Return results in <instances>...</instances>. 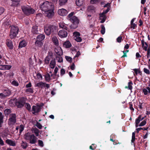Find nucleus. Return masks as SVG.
Instances as JSON below:
<instances>
[{"label":"nucleus","mask_w":150,"mask_h":150,"mask_svg":"<svg viewBox=\"0 0 150 150\" xmlns=\"http://www.w3.org/2000/svg\"><path fill=\"white\" fill-rule=\"evenodd\" d=\"M101 30H100L101 33L102 34H104L105 32V27L103 25H101Z\"/></svg>","instance_id":"42"},{"label":"nucleus","mask_w":150,"mask_h":150,"mask_svg":"<svg viewBox=\"0 0 150 150\" xmlns=\"http://www.w3.org/2000/svg\"><path fill=\"white\" fill-rule=\"evenodd\" d=\"M24 127L23 125H21L19 127V132L21 133L24 130Z\"/></svg>","instance_id":"53"},{"label":"nucleus","mask_w":150,"mask_h":150,"mask_svg":"<svg viewBox=\"0 0 150 150\" xmlns=\"http://www.w3.org/2000/svg\"><path fill=\"white\" fill-rule=\"evenodd\" d=\"M11 84L15 86H17L19 85V83L17 81L13 80L11 82Z\"/></svg>","instance_id":"41"},{"label":"nucleus","mask_w":150,"mask_h":150,"mask_svg":"<svg viewBox=\"0 0 150 150\" xmlns=\"http://www.w3.org/2000/svg\"><path fill=\"white\" fill-rule=\"evenodd\" d=\"M38 143L39 146H40L41 147H43V142L40 140H39L38 141Z\"/></svg>","instance_id":"55"},{"label":"nucleus","mask_w":150,"mask_h":150,"mask_svg":"<svg viewBox=\"0 0 150 150\" xmlns=\"http://www.w3.org/2000/svg\"><path fill=\"white\" fill-rule=\"evenodd\" d=\"M58 35L61 38H65L67 36V33L64 30L59 31L58 33Z\"/></svg>","instance_id":"12"},{"label":"nucleus","mask_w":150,"mask_h":150,"mask_svg":"<svg viewBox=\"0 0 150 150\" xmlns=\"http://www.w3.org/2000/svg\"><path fill=\"white\" fill-rule=\"evenodd\" d=\"M36 125L38 128L40 129H41L42 128V126L39 122H37L36 124Z\"/></svg>","instance_id":"49"},{"label":"nucleus","mask_w":150,"mask_h":150,"mask_svg":"<svg viewBox=\"0 0 150 150\" xmlns=\"http://www.w3.org/2000/svg\"><path fill=\"white\" fill-rule=\"evenodd\" d=\"M67 0H59V4L60 6L64 5L67 2Z\"/></svg>","instance_id":"38"},{"label":"nucleus","mask_w":150,"mask_h":150,"mask_svg":"<svg viewBox=\"0 0 150 150\" xmlns=\"http://www.w3.org/2000/svg\"><path fill=\"white\" fill-rule=\"evenodd\" d=\"M28 62L31 65H33L34 64V61L32 60L31 57L29 58L28 59Z\"/></svg>","instance_id":"60"},{"label":"nucleus","mask_w":150,"mask_h":150,"mask_svg":"<svg viewBox=\"0 0 150 150\" xmlns=\"http://www.w3.org/2000/svg\"><path fill=\"white\" fill-rule=\"evenodd\" d=\"M122 39V37L121 36H119L117 39V42L120 43L121 42Z\"/></svg>","instance_id":"50"},{"label":"nucleus","mask_w":150,"mask_h":150,"mask_svg":"<svg viewBox=\"0 0 150 150\" xmlns=\"http://www.w3.org/2000/svg\"><path fill=\"white\" fill-rule=\"evenodd\" d=\"M146 121L145 120H144L142 121L140 124L139 125V126H143L146 125Z\"/></svg>","instance_id":"48"},{"label":"nucleus","mask_w":150,"mask_h":150,"mask_svg":"<svg viewBox=\"0 0 150 150\" xmlns=\"http://www.w3.org/2000/svg\"><path fill=\"white\" fill-rule=\"evenodd\" d=\"M141 42L143 49L145 51H147L148 47L147 44L146 42H145L143 40H142Z\"/></svg>","instance_id":"22"},{"label":"nucleus","mask_w":150,"mask_h":150,"mask_svg":"<svg viewBox=\"0 0 150 150\" xmlns=\"http://www.w3.org/2000/svg\"><path fill=\"white\" fill-rule=\"evenodd\" d=\"M43 45V43L42 41H39L38 40H36L35 42V45L38 47H41Z\"/></svg>","instance_id":"29"},{"label":"nucleus","mask_w":150,"mask_h":150,"mask_svg":"<svg viewBox=\"0 0 150 150\" xmlns=\"http://www.w3.org/2000/svg\"><path fill=\"white\" fill-rule=\"evenodd\" d=\"M71 45L70 42L69 41H67L64 42L63 44V46L64 47L68 48L70 47Z\"/></svg>","instance_id":"28"},{"label":"nucleus","mask_w":150,"mask_h":150,"mask_svg":"<svg viewBox=\"0 0 150 150\" xmlns=\"http://www.w3.org/2000/svg\"><path fill=\"white\" fill-rule=\"evenodd\" d=\"M4 11V8L0 6V15L2 14Z\"/></svg>","instance_id":"58"},{"label":"nucleus","mask_w":150,"mask_h":150,"mask_svg":"<svg viewBox=\"0 0 150 150\" xmlns=\"http://www.w3.org/2000/svg\"><path fill=\"white\" fill-rule=\"evenodd\" d=\"M99 1V0H91L90 3L91 4H94L97 3Z\"/></svg>","instance_id":"56"},{"label":"nucleus","mask_w":150,"mask_h":150,"mask_svg":"<svg viewBox=\"0 0 150 150\" xmlns=\"http://www.w3.org/2000/svg\"><path fill=\"white\" fill-rule=\"evenodd\" d=\"M21 145L23 149H25L27 146L26 142H23V141L22 142Z\"/></svg>","instance_id":"44"},{"label":"nucleus","mask_w":150,"mask_h":150,"mask_svg":"<svg viewBox=\"0 0 150 150\" xmlns=\"http://www.w3.org/2000/svg\"><path fill=\"white\" fill-rule=\"evenodd\" d=\"M40 7L41 10L45 12L51 8H53L54 6L52 3L46 1L41 4Z\"/></svg>","instance_id":"2"},{"label":"nucleus","mask_w":150,"mask_h":150,"mask_svg":"<svg viewBox=\"0 0 150 150\" xmlns=\"http://www.w3.org/2000/svg\"><path fill=\"white\" fill-rule=\"evenodd\" d=\"M61 55H56L55 57V60L58 62L62 63L63 62L62 57L61 56Z\"/></svg>","instance_id":"20"},{"label":"nucleus","mask_w":150,"mask_h":150,"mask_svg":"<svg viewBox=\"0 0 150 150\" xmlns=\"http://www.w3.org/2000/svg\"><path fill=\"white\" fill-rule=\"evenodd\" d=\"M65 70L64 69H62L60 70V75L62 76L65 73Z\"/></svg>","instance_id":"62"},{"label":"nucleus","mask_w":150,"mask_h":150,"mask_svg":"<svg viewBox=\"0 0 150 150\" xmlns=\"http://www.w3.org/2000/svg\"><path fill=\"white\" fill-rule=\"evenodd\" d=\"M84 3L83 0H76V4L78 6H82Z\"/></svg>","instance_id":"31"},{"label":"nucleus","mask_w":150,"mask_h":150,"mask_svg":"<svg viewBox=\"0 0 150 150\" xmlns=\"http://www.w3.org/2000/svg\"><path fill=\"white\" fill-rule=\"evenodd\" d=\"M45 83L42 82L37 83L35 84V86H38L42 88L45 87Z\"/></svg>","instance_id":"32"},{"label":"nucleus","mask_w":150,"mask_h":150,"mask_svg":"<svg viewBox=\"0 0 150 150\" xmlns=\"http://www.w3.org/2000/svg\"><path fill=\"white\" fill-rule=\"evenodd\" d=\"M59 26L60 28L65 29V30H67V25L65 24L63 22H60L59 24Z\"/></svg>","instance_id":"24"},{"label":"nucleus","mask_w":150,"mask_h":150,"mask_svg":"<svg viewBox=\"0 0 150 150\" xmlns=\"http://www.w3.org/2000/svg\"><path fill=\"white\" fill-rule=\"evenodd\" d=\"M4 93H6V94H7V96H9L11 94L10 91L8 90H5L4 92Z\"/></svg>","instance_id":"52"},{"label":"nucleus","mask_w":150,"mask_h":150,"mask_svg":"<svg viewBox=\"0 0 150 150\" xmlns=\"http://www.w3.org/2000/svg\"><path fill=\"white\" fill-rule=\"evenodd\" d=\"M11 66L10 65H0V69L3 70H8L11 68Z\"/></svg>","instance_id":"16"},{"label":"nucleus","mask_w":150,"mask_h":150,"mask_svg":"<svg viewBox=\"0 0 150 150\" xmlns=\"http://www.w3.org/2000/svg\"><path fill=\"white\" fill-rule=\"evenodd\" d=\"M45 80L46 81H49L50 79V76L49 74H47L45 75Z\"/></svg>","instance_id":"39"},{"label":"nucleus","mask_w":150,"mask_h":150,"mask_svg":"<svg viewBox=\"0 0 150 150\" xmlns=\"http://www.w3.org/2000/svg\"><path fill=\"white\" fill-rule=\"evenodd\" d=\"M25 92L27 94L33 93V89L31 88H27L25 90Z\"/></svg>","instance_id":"36"},{"label":"nucleus","mask_w":150,"mask_h":150,"mask_svg":"<svg viewBox=\"0 0 150 150\" xmlns=\"http://www.w3.org/2000/svg\"><path fill=\"white\" fill-rule=\"evenodd\" d=\"M54 51L57 54V55H62L63 54L62 50L61 47H56L54 49Z\"/></svg>","instance_id":"13"},{"label":"nucleus","mask_w":150,"mask_h":150,"mask_svg":"<svg viewBox=\"0 0 150 150\" xmlns=\"http://www.w3.org/2000/svg\"><path fill=\"white\" fill-rule=\"evenodd\" d=\"M37 76L38 79H40V80H42V76L39 73H38L37 74Z\"/></svg>","instance_id":"61"},{"label":"nucleus","mask_w":150,"mask_h":150,"mask_svg":"<svg viewBox=\"0 0 150 150\" xmlns=\"http://www.w3.org/2000/svg\"><path fill=\"white\" fill-rule=\"evenodd\" d=\"M74 24L76 25H77L79 23V21L77 18L75 16H73L69 19Z\"/></svg>","instance_id":"15"},{"label":"nucleus","mask_w":150,"mask_h":150,"mask_svg":"<svg viewBox=\"0 0 150 150\" xmlns=\"http://www.w3.org/2000/svg\"><path fill=\"white\" fill-rule=\"evenodd\" d=\"M144 71L146 74H149L150 73L149 70L146 68H144Z\"/></svg>","instance_id":"51"},{"label":"nucleus","mask_w":150,"mask_h":150,"mask_svg":"<svg viewBox=\"0 0 150 150\" xmlns=\"http://www.w3.org/2000/svg\"><path fill=\"white\" fill-rule=\"evenodd\" d=\"M133 70L137 74H140L141 73L139 69H134Z\"/></svg>","instance_id":"54"},{"label":"nucleus","mask_w":150,"mask_h":150,"mask_svg":"<svg viewBox=\"0 0 150 150\" xmlns=\"http://www.w3.org/2000/svg\"><path fill=\"white\" fill-rule=\"evenodd\" d=\"M55 61L54 60H52L50 62V67L52 69H54L55 65Z\"/></svg>","instance_id":"34"},{"label":"nucleus","mask_w":150,"mask_h":150,"mask_svg":"<svg viewBox=\"0 0 150 150\" xmlns=\"http://www.w3.org/2000/svg\"><path fill=\"white\" fill-rule=\"evenodd\" d=\"M54 7L47 11H45L44 12L45 15L49 18H52L54 15Z\"/></svg>","instance_id":"7"},{"label":"nucleus","mask_w":150,"mask_h":150,"mask_svg":"<svg viewBox=\"0 0 150 150\" xmlns=\"http://www.w3.org/2000/svg\"><path fill=\"white\" fill-rule=\"evenodd\" d=\"M132 83L131 82H129L128 83V86L127 87L126 86L125 88H128V89L130 90L132 89Z\"/></svg>","instance_id":"43"},{"label":"nucleus","mask_w":150,"mask_h":150,"mask_svg":"<svg viewBox=\"0 0 150 150\" xmlns=\"http://www.w3.org/2000/svg\"><path fill=\"white\" fill-rule=\"evenodd\" d=\"M3 118L4 116L2 113L0 112V127H2V124L3 122Z\"/></svg>","instance_id":"33"},{"label":"nucleus","mask_w":150,"mask_h":150,"mask_svg":"<svg viewBox=\"0 0 150 150\" xmlns=\"http://www.w3.org/2000/svg\"><path fill=\"white\" fill-rule=\"evenodd\" d=\"M74 14V13L73 12H72L71 13H69L67 16L68 19H69L70 18L73 17Z\"/></svg>","instance_id":"57"},{"label":"nucleus","mask_w":150,"mask_h":150,"mask_svg":"<svg viewBox=\"0 0 150 150\" xmlns=\"http://www.w3.org/2000/svg\"><path fill=\"white\" fill-rule=\"evenodd\" d=\"M57 13L58 14L61 16H64L68 13L67 11L64 8L59 9L58 10Z\"/></svg>","instance_id":"11"},{"label":"nucleus","mask_w":150,"mask_h":150,"mask_svg":"<svg viewBox=\"0 0 150 150\" xmlns=\"http://www.w3.org/2000/svg\"><path fill=\"white\" fill-rule=\"evenodd\" d=\"M6 44L7 46L10 49H12L13 46L12 41L9 39L7 40L6 42Z\"/></svg>","instance_id":"21"},{"label":"nucleus","mask_w":150,"mask_h":150,"mask_svg":"<svg viewBox=\"0 0 150 150\" xmlns=\"http://www.w3.org/2000/svg\"><path fill=\"white\" fill-rule=\"evenodd\" d=\"M144 117L141 118V116H139L138 117L136 120L135 123L136 124H138L140 121L143 120Z\"/></svg>","instance_id":"35"},{"label":"nucleus","mask_w":150,"mask_h":150,"mask_svg":"<svg viewBox=\"0 0 150 150\" xmlns=\"http://www.w3.org/2000/svg\"><path fill=\"white\" fill-rule=\"evenodd\" d=\"M24 138L26 140L29 141L31 144H35L37 142V138L33 134L28 132L24 135Z\"/></svg>","instance_id":"1"},{"label":"nucleus","mask_w":150,"mask_h":150,"mask_svg":"<svg viewBox=\"0 0 150 150\" xmlns=\"http://www.w3.org/2000/svg\"><path fill=\"white\" fill-rule=\"evenodd\" d=\"M53 54L52 52L49 53L48 55L47 56L45 59V62L46 64H48L50 60L52 58Z\"/></svg>","instance_id":"14"},{"label":"nucleus","mask_w":150,"mask_h":150,"mask_svg":"<svg viewBox=\"0 0 150 150\" xmlns=\"http://www.w3.org/2000/svg\"><path fill=\"white\" fill-rule=\"evenodd\" d=\"M65 57L67 61L69 62H71L72 61V58L70 57L65 56Z\"/></svg>","instance_id":"46"},{"label":"nucleus","mask_w":150,"mask_h":150,"mask_svg":"<svg viewBox=\"0 0 150 150\" xmlns=\"http://www.w3.org/2000/svg\"><path fill=\"white\" fill-rule=\"evenodd\" d=\"M27 43L25 41L23 40L20 42L18 47L19 48H22L25 47L27 45Z\"/></svg>","instance_id":"27"},{"label":"nucleus","mask_w":150,"mask_h":150,"mask_svg":"<svg viewBox=\"0 0 150 150\" xmlns=\"http://www.w3.org/2000/svg\"><path fill=\"white\" fill-rule=\"evenodd\" d=\"M16 117L15 114L12 113L10 114L8 120V124L9 125L11 126L15 124L16 122Z\"/></svg>","instance_id":"6"},{"label":"nucleus","mask_w":150,"mask_h":150,"mask_svg":"<svg viewBox=\"0 0 150 150\" xmlns=\"http://www.w3.org/2000/svg\"><path fill=\"white\" fill-rule=\"evenodd\" d=\"M4 112L6 115H7L11 113V110L9 109H6L5 110Z\"/></svg>","instance_id":"40"},{"label":"nucleus","mask_w":150,"mask_h":150,"mask_svg":"<svg viewBox=\"0 0 150 150\" xmlns=\"http://www.w3.org/2000/svg\"><path fill=\"white\" fill-rule=\"evenodd\" d=\"M25 106L26 108L28 110H30L31 109V106L30 105L27 103H25Z\"/></svg>","instance_id":"47"},{"label":"nucleus","mask_w":150,"mask_h":150,"mask_svg":"<svg viewBox=\"0 0 150 150\" xmlns=\"http://www.w3.org/2000/svg\"><path fill=\"white\" fill-rule=\"evenodd\" d=\"M7 94H6V93H4L3 92V93H0V98H2L4 97L7 96Z\"/></svg>","instance_id":"63"},{"label":"nucleus","mask_w":150,"mask_h":150,"mask_svg":"<svg viewBox=\"0 0 150 150\" xmlns=\"http://www.w3.org/2000/svg\"><path fill=\"white\" fill-rule=\"evenodd\" d=\"M41 109V107L39 105H33L32 107V110L33 114H34L40 112Z\"/></svg>","instance_id":"9"},{"label":"nucleus","mask_w":150,"mask_h":150,"mask_svg":"<svg viewBox=\"0 0 150 150\" xmlns=\"http://www.w3.org/2000/svg\"><path fill=\"white\" fill-rule=\"evenodd\" d=\"M88 12L93 13L95 12V8L93 6H89L88 8Z\"/></svg>","instance_id":"30"},{"label":"nucleus","mask_w":150,"mask_h":150,"mask_svg":"<svg viewBox=\"0 0 150 150\" xmlns=\"http://www.w3.org/2000/svg\"><path fill=\"white\" fill-rule=\"evenodd\" d=\"M74 39L76 41L80 42L82 40V39L80 37V34L79 32H75L73 33Z\"/></svg>","instance_id":"10"},{"label":"nucleus","mask_w":150,"mask_h":150,"mask_svg":"<svg viewBox=\"0 0 150 150\" xmlns=\"http://www.w3.org/2000/svg\"><path fill=\"white\" fill-rule=\"evenodd\" d=\"M12 2L11 6H17L19 4L21 0H11Z\"/></svg>","instance_id":"18"},{"label":"nucleus","mask_w":150,"mask_h":150,"mask_svg":"<svg viewBox=\"0 0 150 150\" xmlns=\"http://www.w3.org/2000/svg\"><path fill=\"white\" fill-rule=\"evenodd\" d=\"M32 86V84L31 82H29L28 84H27L25 86V87L27 88H30Z\"/></svg>","instance_id":"64"},{"label":"nucleus","mask_w":150,"mask_h":150,"mask_svg":"<svg viewBox=\"0 0 150 150\" xmlns=\"http://www.w3.org/2000/svg\"><path fill=\"white\" fill-rule=\"evenodd\" d=\"M100 19L101 20L100 21V23H104L106 19L105 14L103 12L102 13L100 14Z\"/></svg>","instance_id":"17"},{"label":"nucleus","mask_w":150,"mask_h":150,"mask_svg":"<svg viewBox=\"0 0 150 150\" xmlns=\"http://www.w3.org/2000/svg\"><path fill=\"white\" fill-rule=\"evenodd\" d=\"M31 32L33 34H38V26L36 25L33 26Z\"/></svg>","instance_id":"23"},{"label":"nucleus","mask_w":150,"mask_h":150,"mask_svg":"<svg viewBox=\"0 0 150 150\" xmlns=\"http://www.w3.org/2000/svg\"><path fill=\"white\" fill-rule=\"evenodd\" d=\"M52 41L54 44L57 46H58L59 45L58 40L56 36H54L52 38Z\"/></svg>","instance_id":"26"},{"label":"nucleus","mask_w":150,"mask_h":150,"mask_svg":"<svg viewBox=\"0 0 150 150\" xmlns=\"http://www.w3.org/2000/svg\"><path fill=\"white\" fill-rule=\"evenodd\" d=\"M57 29L56 27L53 25H47L44 28L45 33L47 35H50L52 32H54Z\"/></svg>","instance_id":"3"},{"label":"nucleus","mask_w":150,"mask_h":150,"mask_svg":"<svg viewBox=\"0 0 150 150\" xmlns=\"http://www.w3.org/2000/svg\"><path fill=\"white\" fill-rule=\"evenodd\" d=\"M33 132L35 134L36 136L38 137L39 136V130L37 128H34L33 130Z\"/></svg>","instance_id":"37"},{"label":"nucleus","mask_w":150,"mask_h":150,"mask_svg":"<svg viewBox=\"0 0 150 150\" xmlns=\"http://www.w3.org/2000/svg\"><path fill=\"white\" fill-rule=\"evenodd\" d=\"M143 93L144 95H146L148 94V90L146 88H146L143 89Z\"/></svg>","instance_id":"59"},{"label":"nucleus","mask_w":150,"mask_h":150,"mask_svg":"<svg viewBox=\"0 0 150 150\" xmlns=\"http://www.w3.org/2000/svg\"><path fill=\"white\" fill-rule=\"evenodd\" d=\"M25 101V98H21L16 102V104L18 108H22L23 106Z\"/></svg>","instance_id":"8"},{"label":"nucleus","mask_w":150,"mask_h":150,"mask_svg":"<svg viewBox=\"0 0 150 150\" xmlns=\"http://www.w3.org/2000/svg\"><path fill=\"white\" fill-rule=\"evenodd\" d=\"M45 38V36L44 35L40 34L37 36L36 37V40L42 41Z\"/></svg>","instance_id":"19"},{"label":"nucleus","mask_w":150,"mask_h":150,"mask_svg":"<svg viewBox=\"0 0 150 150\" xmlns=\"http://www.w3.org/2000/svg\"><path fill=\"white\" fill-rule=\"evenodd\" d=\"M22 9L24 13L27 15L34 13L35 10L28 6H23L22 7Z\"/></svg>","instance_id":"5"},{"label":"nucleus","mask_w":150,"mask_h":150,"mask_svg":"<svg viewBox=\"0 0 150 150\" xmlns=\"http://www.w3.org/2000/svg\"><path fill=\"white\" fill-rule=\"evenodd\" d=\"M6 142L7 144L11 146H15L16 145L15 142L10 139L6 140Z\"/></svg>","instance_id":"25"},{"label":"nucleus","mask_w":150,"mask_h":150,"mask_svg":"<svg viewBox=\"0 0 150 150\" xmlns=\"http://www.w3.org/2000/svg\"><path fill=\"white\" fill-rule=\"evenodd\" d=\"M135 133L134 132H133L132 133V139L131 142L132 143H134L135 140Z\"/></svg>","instance_id":"45"},{"label":"nucleus","mask_w":150,"mask_h":150,"mask_svg":"<svg viewBox=\"0 0 150 150\" xmlns=\"http://www.w3.org/2000/svg\"><path fill=\"white\" fill-rule=\"evenodd\" d=\"M11 30L9 35L11 39L14 38L16 36L18 32V28L17 26H11Z\"/></svg>","instance_id":"4"}]
</instances>
